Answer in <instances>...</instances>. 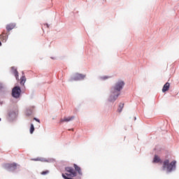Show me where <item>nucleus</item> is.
I'll use <instances>...</instances> for the list:
<instances>
[{
  "label": "nucleus",
  "mask_w": 179,
  "mask_h": 179,
  "mask_svg": "<svg viewBox=\"0 0 179 179\" xmlns=\"http://www.w3.org/2000/svg\"><path fill=\"white\" fill-rule=\"evenodd\" d=\"M125 83L124 81L120 80L115 84L110 90V96L109 101H115L118 99V96L121 94V90L123 89Z\"/></svg>",
  "instance_id": "1"
},
{
  "label": "nucleus",
  "mask_w": 179,
  "mask_h": 179,
  "mask_svg": "<svg viewBox=\"0 0 179 179\" xmlns=\"http://www.w3.org/2000/svg\"><path fill=\"white\" fill-rule=\"evenodd\" d=\"M176 164H177V162L176 161H172L170 163V160L165 159L163 162L162 170H166L168 173H171V171H173V170H176Z\"/></svg>",
  "instance_id": "2"
},
{
  "label": "nucleus",
  "mask_w": 179,
  "mask_h": 179,
  "mask_svg": "<svg viewBox=\"0 0 179 179\" xmlns=\"http://www.w3.org/2000/svg\"><path fill=\"white\" fill-rule=\"evenodd\" d=\"M20 93H22V90L20 89V87L16 86L14 87L12 90V96L15 99H19L20 97Z\"/></svg>",
  "instance_id": "3"
},
{
  "label": "nucleus",
  "mask_w": 179,
  "mask_h": 179,
  "mask_svg": "<svg viewBox=\"0 0 179 179\" xmlns=\"http://www.w3.org/2000/svg\"><path fill=\"white\" fill-rule=\"evenodd\" d=\"M66 175L67 177H76V171L72 167H66Z\"/></svg>",
  "instance_id": "4"
},
{
  "label": "nucleus",
  "mask_w": 179,
  "mask_h": 179,
  "mask_svg": "<svg viewBox=\"0 0 179 179\" xmlns=\"http://www.w3.org/2000/svg\"><path fill=\"white\" fill-rule=\"evenodd\" d=\"M86 78V75L82 73H76L72 80H83Z\"/></svg>",
  "instance_id": "5"
},
{
  "label": "nucleus",
  "mask_w": 179,
  "mask_h": 179,
  "mask_svg": "<svg viewBox=\"0 0 179 179\" xmlns=\"http://www.w3.org/2000/svg\"><path fill=\"white\" fill-rule=\"evenodd\" d=\"M75 118V116H69V117H64V119H60V124L62 122H69V121H72Z\"/></svg>",
  "instance_id": "6"
},
{
  "label": "nucleus",
  "mask_w": 179,
  "mask_h": 179,
  "mask_svg": "<svg viewBox=\"0 0 179 179\" xmlns=\"http://www.w3.org/2000/svg\"><path fill=\"white\" fill-rule=\"evenodd\" d=\"M15 27H16L15 23H10L6 25V29L8 33H9V31H10V30H13V29H15Z\"/></svg>",
  "instance_id": "7"
},
{
  "label": "nucleus",
  "mask_w": 179,
  "mask_h": 179,
  "mask_svg": "<svg viewBox=\"0 0 179 179\" xmlns=\"http://www.w3.org/2000/svg\"><path fill=\"white\" fill-rule=\"evenodd\" d=\"M0 40H1L3 43H6V41L8 40V34L5 33V31H3L0 35Z\"/></svg>",
  "instance_id": "8"
},
{
  "label": "nucleus",
  "mask_w": 179,
  "mask_h": 179,
  "mask_svg": "<svg viewBox=\"0 0 179 179\" xmlns=\"http://www.w3.org/2000/svg\"><path fill=\"white\" fill-rule=\"evenodd\" d=\"M11 69L13 75L15 77L16 80H19V72L17 71V70L15 69V67H12Z\"/></svg>",
  "instance_id": "9"
},
{
  "label": "nucleus",
  "mask_w": 179,
  "mask_h": 179,
  "mask_svg": "<svg viewBox=\"0 0 179 179\" xmlns=\"http://www.w3.org/2000/svg\"><path fill=\"white\" fill-rule=\"evenodd\" d=\"M6 167L9 170H16L17 165L16 164H7Z\"/></svg>",
  "instance_id": "10"
},
{
  "label": "nucleus",
  "mask_w": 179,
  "mask_h": 179,
  "mask_svg": "<svg viewBox=\"0 0 179 179\" xmlns=\"http://www.w3.org/2000/svg\"><path fill=\"white\" fill-rule=\"evenodd\" d=\"M26 80H27V79L26 78L25 76H22L20 79V84L21 86H24V83H26Z\"/></svg>",
  "instance_id": "11"
},
{
  "label": "nucleus",
  "mask_w": 179,
  "mask_h": 179,
  "mask_svg": "<svg viewBox=\"0 0 179 179\" xmlns=\"http://www.w3.org/2000/svg\"><path fill=\"white\" fill-rule=\"evenodd\" d=\"M169 89H170V84L169 83H166L162 88L163 93H166V92L169 91Z\"/></svg>",
  "instance_id": "12"
},
{
  "label": "nucleus",
  "mask_w": 179,
  "mask_h": 179,
  "mask_svg": "<svg viewBox=\"0 0 179 179\" xmlns=\"http://www.w3.org/2000/svg\"><path fill=\"white\" fill-rule=\"evenodd\" d=\"M153 163H162V159L157 155H155L154 159L152 161Z\"/></svg>",
  "instance_id": "13"
},
{
  "label": "nucleus",
  "mask_w": 179,
  "mask_h": 179,
  "mask_svg": "<svg viewBox=\"0 0 179 179\" xmlns=\"http://www.w3.org/2000/svg\"><path fill=\"white\" fill-rule=\"evenodd\" d=\"M74 169H75L76 171H78V174H80V176H82V170L80 169V167H79L76 164H74Z\"/></svg>",
  "instance_id": "14"
},
{
  "label": "nucleus",
  "mask_w": 179,
  "mask_h": 179,
  "mask_svg": "<svg viewBox=\"0 0 179 179\" xmlns=\"http://www.w3.org/2000/svg\"><path fill=\"white\" fill-rule=\"evenodd\" d=\"M122 108H124V103H120V105H119V107L117 108V112L118 113H122Z\"/></svg>",
  "instance_id": "15"
},
{
  "label": "nucleus",
  "mask_w": 179,
  "mask_h": 179,
  "mask_svg": "<svg viewBox=\"0 0 179 179\" xmlns=\"http://www.w3.org/2000/svg\"><path fill=\"white\" fill-rule=\"evenodd\" d=\"M49 173H50V171H48V170L43 171H42V172L41 173V174L42 176H47V174H49Z\"/></svg>",
  "instance_id": "16"
},
{
  "label": "nucleus",
  "mask_w": 179,
  "mask_h": 179,
  "mask_svg": "<svg viewBox=\"0 0 179 179\" xmlns=\"http://www.w3.org/2000/svg\"><path fill=\"white\" fill-rule=\"evenodd\" d=\"M33 132H34V125L31 124L30 127V134H33Z\"/></svg>",
  "instance_id": "17"
},
{
  "label": "nucleus",
  "mask_w": 179,
  "mask_h": 179,
  "mask_svg": "<svg viewBox=\"0 0 179 179\" xmlns=\"http://www.w3.org/2000/svg\"><path fill=\"white\" fill-rule=\"evenodd\" d=\"M34 120L35 121H37V122H39V124H40V120H38V119H37V118H36V117H34Z\"/></svg>",
  "instance_id": "18"
},
{
  "label": "nucleus",
  "mask_w": 179,
  "mask_h": 179,
  "mask_svg": "<svg viewBox=\"0 0 179 179\" xmlns=\"http://www.w3.org/2000/svg\"><path fill=\"white\" fill-rule=\"evenodd\" d=\"M0 89H2V84L0 83Z\"/></svg>",
  "instance_id": "19"
},
{
  "label": "nucleus",
  "mask_w": 179,
  "mask_h": 179,
  "mask_svg": "<svg viewBox=\"0 0 179 179\" xmlns=\"http://www.w3.org/2000/svg\"><path fill=\"white\" fill-rule=\"evenodd\" d=\"M1 45H2V43H1V41H0V47H1Z\"/></svg>",
  "instance_id": "20"
},
{
  "label": "nucleus",
  "mask_w": 179,
  "mask_h": 179,
  "mask_svg": "<svg viewBox=\"0 0 179 179\" xmlns=\"http://www.w3.org/2000/svg\"><path fill=\"white\" fill-rule=\"evenodd\" d=\"M47 27H48V24H46Z\"/></svg>",
  "instance_id": "21"
},
{
  "label": "nucleus",
  "mask_w": 179,
  "mask_h": 179,
  "mask_svg": "<svg viewBox=\"0 0 179 179\" xmlns=\"http://www.w3.org/2000/svg\"><path fill=\"white\" fill-rule=\"evenodd\" d=\"M0 121H1V118H0Z\"/></svg>",
  "instance_id": "22"
}]
</instances>
